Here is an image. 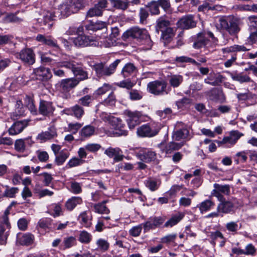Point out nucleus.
Returning a JSON list of instances; mask_svg holds the SVG:
<instances>
[{
  "label": "nucleus",
  "mask_w": 257,
  "mask_h": 257,
  "mask_svg": "<svg viewBox=\"0 0 257 257\" xmlns=\"http://www.w3.org/2000/svg\"><path fill=\"white\" fill-rule=\"evenodd\" d=\"M239 22L237 19L233 17L220 18L216 27L220 30H226L230 35H235L240 31L239 27Z\"/></svg>",
  "instance_id": "1"
},
{
  "label": "nucleus",
  "mask_w": 257,
  "mask_h": 257,
  "mask_svg": "<svg viewBox=\"0 0 257 257\" xmlns=\"http://www.w3.org/2000/svg\"><path fill=\"white\" fill-rule=\"evenodd\" d=\"M124 36L126 38L131 37L144 41V44L147 45V50L150 49L153 46V42L145 29H140L137 27H133L125 32Z\"/></svg>",
  "instance_id": "2"
},
{
  "label": "nucleus",
  "mask_w": 257,
  "mask_h": 257,
  "mask_svg": "<svg viewBox=\"0 0 257 257\" xmlns=\"http://www.w3.org/2000/svg\"><path fill=\"white\" fill-rule=\"evenodd\" d=\"M58 66L64 67L70 69L73 73L77 79L83 81L88 78V73L74 61H62L58 63Z\"/></svg>",
  "instance_id": "3"
},
{
  "label": "nucleus",
  "mask_w": 257,
  "mask_h": 257,
  "mask_svg": "<svg viewBox=\"0 0 257 257\" xmlns=\"http://www.w3.org/2000/svg\"><path fill=\"white\" fill-rule=\"evenodd\" d=\"M120 62V59H116L108 67H105L103 63H99L93 65V69L98 77L110 76L114 73Z\"/></svg>",
  "instance_id": "4"
},
{
  "label": "nucleus",
  "mask_w": 257,
  "mask_h": 257,
  "mask_svg": "<svg viewBox=\"0 0 257 257\" xmlns=\"http://www.w3.org/2000/svg\"><path fill=\"white\" fill-rule=\"evenodd\" d=\"M167 83L164 80H155L149 82L147 84L148 92L155 95H163L167 94Z\"/></svg>",
  "instance_id": "5"
},
{
  "label": "nucleus",
  "mask_w": 257,
  "mask_h": 257,
  "mask_svg": "<svg viewBox=\"0 0 257 257\" xmlns=\"http://www.w3.org/2000/svg\"><path fill=\"white\" fill-rule=\"evenodd\" d=\"M9 214V208H7L4 215L0 217V241L2 244L6 242L9 235V231L11 227L8 218Z\"/></svg>",
  "instance_id": "6"
},
{
  "label": "nucleus",
  "mask_w": 257,
  "mask_h": 257,
  "mask_svg": "<svg viewBox=\"0 0 257 257\" xmlns=\"http://www.w3.org/2000/svg\"><path fill=\"white\" fill-rule=\"evenodd\" d=\"M55 15L50 12H44L40 18L37 19V22L44 30H50L54 24Z\"/></svg>",
  "instance_id": "7"
},
{
  "label": "nucleus",
  "mask_w": 257,
  "mask_h": 257,
  "mask_svg": "<svg viewBox=\"0 0 257 257\" xmlns=\"http://www.w3.org/2000/svg\"><path fill=\"white\" fill-rule=\"evenodd\" d=\"M124 113L126 117V121L130 129H134L141 122V118L142 116L141 112L126 110Z\"/></svg>",
  "instance_id": "8"
},
{
  "label": "nucleus",
  "mask_w": 257,
  "mask_h": 257,
  "mask_svg": "<svg viewBox=\"0 0 257 257\" xmlns=\"http://www.w3.org/2000/svg\"><path fill=\"white\" fill-rule=\"evenodd\" d=\"M189 134V132L184 124L181 122H178L175 126L172 134V138L175 141H179L186 139Z\"/></svg>",
  "instance_id": "9"
},
{
  "label": "nucleus",
  "mask_w": 257,
  "mask_h": 257,
  "mask_svg": "<svg viewBox=\"0 0 257 257\" xmlns=\"http://www.w3.org/2000/svg\"><path fill=\"white\" fill-rule=\"evenodd\" d=\"M214 189L211 192V195L217 198L219 201H222L224 197L223 194L228 195L230 194V186L229 185H221L215 183L213 185Z\"/></svg>",
  "instance_id": "10"
},
{
  "label": "nucleus",
  "mask_w": 257,
  "mask_h": 257,
  "mask_svg": "<svg viewBox=\"0 0 257 257\" xmlns=\"http://www.w3.org/2000/svg\"><path fill=\"white\" fill-rule=\"evenodd\" d=\"M55 108L51 101L41 100L39 102L38 113L44 116H50L53 114Z\"/></svg>",
  "instance_id": "11"
},
{
  "label": "nucleus",
  "mask_w": 257,
  "mask_h": 257,
  "mask_svg": "<svg viewBox=\"0 0 257 257\" xmlns=\"http://www.w3.org/2000/svg\"><path fill=\"white\" fill-rule=\"evenodd\" d=\"M15 56L24 63L29 65H32L35 62V55L30 49H24L20 52L16 53Z\"/></svg>",
  "instance_id": "12"
},
{
  "label": "nucleus",
  "mask_w": 257,
  "mask_h": 257,
  "mask_svg": "<svg viewBox=\"0 0 257 257\" xmlns=\"http://www.w3.org/2000/svg\"><path fill=\"white\" fill-rule=\"evenodd\" d=\"M107 3L106 0H100L94 6L90 9L86 14V17L100 16L103 10L107 7Z\"/></svg>",
  "instance_id": "13"
},
{
  "label": "nucleus",
  "mask_w": 257,
  "mask_h": 257,
  "mask_svg": "<svg viewBox=\"0 0 257 257\" xmlns=\"http://www.w3.org/2000/svg\"><path fill=\"white\" fill-rule=\"evenodd\" d=\"M79 84V80L76 78L62 79L59 83L60 90L62 92H68Z\"/></svg>",
  "instance_id": "14"
},
{
  "label": "nucleus",
  "mask_w": 257,
  "mask_h": 257,
  "mask_svg": "<svg viewBox=\"0 0 257 257\" xmlns=\"http://www.w3.org/2000/svg\"><path fill=\"white\" fill-rule=\"evenodd\" d=\"M177 24L178 27L182 29H189L195 27L196 22L192 15H187L181 18Z\"/></svg>",
  "instance_id": "15"
},
{
  "label": "nucleus",
  "mask_w": 257,
  "mask_h": 257,
  "mask_svg": "<svg viewBox=\"0 0 257 257\" xmlns=\"http://www.w3.org/2000/svg\"><path fill=\"white\" fill-rule=\"evenodd\" d=\"M137 157L141 161L148 163L155 160L157 158V154L151 150L142 149L137 153Z\"/></svg>",
  "instance_id": "16"
},
{
  "label": "nucleus",
  "mask_w": 257,
  "mask_h": 257,
  "mask_svg": "<svg viewBox=\"0 0 257 257\" xmlns=\"http://www.w3.org/2000/svg\"><path fill=\"white\" fill-rule=\"evenodd\" d=\"M184 145V142L176 143L174 142H170L165 145L162 143L158 145V147L161 149L162 152H165L166 154H171L174 151H178Z\"/></svg>",
  "instance_id": "17"
},
{
  "label": "nucleus",
  "mask_w": 257,
  "mask_h": 257,
  "mask_svg": "<svg viewBox=\"0 0 257 257\" xmlns=\"http://www.w3.org/2000/svg\"><path fill=\"white\" fill-rule=\"evenodd\" d=\"M217 206L216 210L222 214H228L233 211L234 204L230 201H227L224 198Z\"/></svg>",
  "instance_id": "18"
},
{
  "label": "nucleus",
  "mask_w": 257,
  "mask_h": 257,
  "mask_svg": "<svg viewBox=\"0 0 257 257\" xmlns=\"http://www.w3.org/2000/svg\"><path fill=\"white\" fill-rule=\"evenodd\" d=\"M158 130H153L148 124H144L137 129V134L142 137H152L158 133Z\"/></svg>",
  "instance_id": "19"
},
{
  "label": "nucleus",
  "mask_w": 257,
  "mask_h": 257,
  "mask_svg": "<svg viewBox=\"0 0 257 257\" xmlns=\"http://www.w3.org/2000/svg\"><path fill=\"white\" fill-rule=\"evenodd\" d=\"M34 73L36 76V79L40 80H47L52 76L50 70L43 67L35 69Z\"/></svg>",
  "instance_id": "20"
},
{
  "label": "nucleus",
  "mask_w": 257,
  "mask_h": 257,
  "mask_svg": "<svg viewBox=\"0 0 257 257\" xmlns=\"http://www.w3.org/2000/svg\"><path fill=\"white\" fill-rule=\"evenodd\" d=\"M164 219L161 217H151L148 221L143 224V227L145 231L151 229H154L162 224Z\"/></svg>",
  "instance_id": "21"
},
{
  "label": "nucleus",
  "mask_w": 257,
  "mask_h": 257,
  "mask_svg": "<svg viewBox=\"0 0 257 257\" xmlns=\"http://www.w3.org/2000/svg\"><path fill=\"white\" fill-rule=\"evenodd\" d=\"M122 151L119 148H113L109 147L105 150L104 154L109 158L114 157V161L119 162L122 161L124 158V156L122 154Z\"/></svg>",
  "instance_id": "22"
},
{
  "label": "nucleus",
  "mask_w": 257,
  "mask_h": 257,
  "mask_svg": "<svg viewBox=\"0 0 257 257\" xmlns=\"http://www.w3.org/2000/svg\"><path fill=\"white\" fill-rule=\"evenodd\" d=\"M63 112L67 115L74 116L78 119H80L84 113L83 108L77 104L71 108L64 109Z\"/></svg>",
  "instance_id": "23"
},
{
  "label": "nucleus",
  "mask_w": 257,
  "mask_h": 257,
  "mask_svg": "<svg viewBox=\"0 0 257 257\" xmlns=\"http://www.w3.org/2000/svg\"><path fill=\"white\" fill-rule=\"evenodd\" d=\"M28 125V121L24 120L15 122L9 129L10 135H16L21 133Z\"/></svg>",
  "instance_id": "24"
},
{
  "label": "nucleus",
  "mask_w": 257,
  "mask_h": 257,
  "mask_svg": "<svg viewBox=\"0 0 257 257\" xmlns=\"http://www.w3.org/2000/svg\"><path fill=\"white\" fill-rule=\"evenodd\" d=\"M57 136L56 130L54 127H50L47 131L39 134L37 139L41 142H46L52 140Z\"/></svg>",
  "instance_id": "25"
},
{
  "label": "nucleus",
  "mask_w": 257,
  "mask_h": 257,
  "mask_svg": "<svg viewBox=\"0 0 257 257\" xmlns=\"http://www.w3.org/2000/svg\"><path fill=\"white\" fill-rule=\"evenodd\" d=\"M194 41L193 47L195 49H199L205 46L207 39L205 37L204 33H200L194 37L192 38Z\"/></svg>",
  "instance_id": "26"
},
{
  "label": "nucleus",
  "mask_w": 257,
  "mask_h": 257,
  "mask_svg": "<svg viewBox=\"0 0 257 257\" xmlns=\"http://www.w3.org/2000/svg\"><path fill=\"white\" fill-rule=\"evenodd\" d=\"M19 243L23 245L29 246L32 244L35 240L34 235L30 233L22 234L19 237Z\"/></svg>",
  "instance_id": "27"
},
{
  "label": "nucleus",
  "mask_w": 257,
  "mask_h": 257,
  "mask_svg": "<svg viewBox=\"0 0 257 257\" xmlns=\"http://www.w3.org/2000/svg\"><path fill=\"white\" fill-rule=\"evenodd\" d=\"M184 216V214L182 212H178L176 214L173 215L164 224L166 227H171L177 224Z\"/></svg>",
  "instance_id": "28"
},
{
  "label": "nucleus",
  "mask_w": 257,
  "mask_h": 257,
  "mask_svg": "<svg viewBox=\"0 0 257 257\" xmlns=\"http://www.w3.org/2000/svg\"><path fill=\"white\" fill-rule=\"evenodd\" d=\"M23 21V19L17 16L16 13L6 14L3 18V22L4 23H17L20 24Z\"/></svg>",
  "instance_id": "29"
},
{
  "label": "nucleus",
  "mask_w": 257,
  "mask_h": 257,
  "mask_svg": "<svg viewBox=\"0 0 257 257\" xmlns=\"http://www.w3.org/2000/svg\"><path fill=\"white\" fill-rule=\"evenodd\" d=\"M73 42L77 47H86L90 44L89 38L85 35H79L73 39Z\"/></svg>",
  "instance_id": "30"
},
{
  "label": "nucleus",
  "mask_w": 257,
  "mask_h": 257,
  "mask_svg": "<svg viewBox=\"0 0 257 257\" xmlns=\"http://www.w3.org/2000/svg\"><path fill=\"white\" fill-rule=\"evenodd\" d=\"M25 111L22 102L21 100H17L15 104V110L12 113V117L14 119H17L18 117L24 115Z\"/></svg>",
  "instance_id": "31"
},
{
  "label": "nucleus",
  "mask_w": 257,
  "mask_h": 257,
  "mask_svg": "<svg viewBox=\"0 0 257 257\" xmlns=\"http://www.w3.org/2000/svg\"><path fill=\"white\" fill-rule=\"evenodd\" d=\"M82 203V199L80 197H72L68 199L65 203V207L70 211L72 210L78 204Z\"/></svg>",
  "instance_id": "32"
},
{
  "label": "nucleus",
  "mask_w": 257,
  "mask_h": 257,
  "mask_svg": "<svg viewBox=\"0 0 257 257\" xmlns=\"http://www.w3.org/2000/svg\"><path fill=\"white\" fill-rule=\"evenodd\" d=\"M170 27V21L163 17H160L156 21V30L158 33L159 31L162 32Z\"/></svg>",
  "instance_id": "33"
},
{
  "label": "nucleus",
  "mask_w": 257,
  "mask_h": 257,
  "mask_svg": "<svg viewBox=\"0 0 257 257\" xmlns=\"http://www.w3.org/2000/svg\"><path fill=\"white\" fill-rule=\"evenodd\" d=\"M137 71V68L131 63H128L125 65L121 70V74L123 77L126 78Z\"/></svg>",
  "instance_id": "34"
},
{
  "label": "nucleus",
  "mask_w": 257,
  "mask_h": 257,
  "mask_svg": "<svg viewBox=\"0 0 257 257\" xmlns=\"http://www.w3.org/2000/svg\"><path fill=\"white\" fill-rule=\"evenodd\" d=\"M215 205V203L210 199H206L197 205L201 213L210 210Z\"/></svg>",
  "instance_id": "35"
},
{
  "label": "nucleus",
  "mask_w": 257,
  "mask_h": 257,
  "mask_svg": "<svg viewBox=\"0 0 257 257\" xmlns=\"http://www.w3.org/2000/svg\"><path fill=\"white\" fill-rule=\"evenodd\" d=\"M67 2L74 13L78 12L84 7V0H68Z\"/></svg>",
  "instance_id": "36"
},
{
  "label": "nucleus",
  "mask_w": 257,
  "mask_h": 257,
  "mask_svg": "<svg viewBox=\"0 0 257 257\" xmlns=\"http://www.w3.org/2000/svg\"><path fill=\"white\" fill-rule=\"evenodd\" d=\"M24 103L32 114L34 115L38 114L37 109L34 104V100L31 97L26 96L24 98Z\"/></svg>",
  "instance_id": "37"
},
{
  "label": "nucleus",
  "mask_w": 257,
  "mask_h": 257,
  "mask_svg": "<svg viewBox=\"0 0 257 257\" xmlns=\"http://www.w3.org/2000/svg\"><path fill=\"white\" fill-rule=\"evenodd\" d=\"M231 78L233 80L238 81L241 83L251 81V79L249 76L243 75L242 73H232L231 74Z\"/></svg>",
  "instance_id": "38"
},
{
  "label": "nucleus",
  "mask_w": 257,
  "mask_h": 257,
  "mask_svg": "<svg viewBox=\"0 0 257 257\" xmlns=\"http://www.w3.org/2000/svg\"><path fill=\"white\" fill-rule=\"evenodd\" d=\"M69 153L67 151H61L56 155L55 162L58 166L62 165L69 157Z\"/></svg>",
  "instance_id": "39"
},
{
  "label": "nucleus",
  "mask_w": 257,
  "mask_h": 257,
  "mask_svg": "<svg viewBox=\"0 0 257 257\" xmlns=\"http://www.w3.org/2000/svg\"><path fill=\"white\" fill-rule=\"evenodd\" d=\"M59 11L61 15L65 17L74 13L67 2L60 5Z\"/></svg>",
  "instance_id": "40"
},
{
  "label": "nucleus",
  "mask_w": 257,
  "mask_h": 257,
  "mask_svg": "<svg viewBox=\"0 0 257 257\" xmlns=\"http://www.w3.org/2000/svg\"><path fill=\"white\" fill-rule=\"evenodd\" d=\"M183 81V76L180 75H173L169 80L170 85L174 88L179 87Z\"/></svg>",
  "instance_id": "41"
},
{
  "label": "nucleus",
  "mask_w": 257,
  "mask_h": 257,
  "mask_svg": "<svg viewBox=\"0 0 257 257\" xmlns=\"http://www.w3.org/2000/svg\"><path fill=\"white\" fill-rule=\"evenodd\" d=\"M95 132V127L92 125H88L83 127L80 132V136L84 138L90 137Z\"/></svg>",
  "instance_id": "42"
},
{
  "label": "nucleus",
  "mask_w": 257,
  "mask_h": 257,
  "mask_svg": "<svg viewBox=\"0 0 257 257\" xmlns=\"http://www.w3.org/2000/svg\"><path fill=\"white\" fill-rule=\"evenodd\" d=\"M111 2L114 8L123 11L127 9L129 5V2L127 0H111Z\"/></svg>",
  "instance_id": "43"
},
{
  "label": "nucleus",
  "mask_w": 257,
  "mask_h": 257,
  "mask_svg": "<svg viewBox=\"0 0 257 257\" xmlns=\"http://www.w3.org/2000/svg\"><path fill=\"white\" fill-rule=\"evenodd\" d=\"M214 96V99L220 103H224L226 101V97L222 90L214 89L212 92Z\"/></svg>",
  "instance_id": "44"
},
{
  "label": "nucleus",
  "mask_w": 257,
  "mask_h": 257,
  "mask_svg": "<svg viewBox=\"0 0 257 257\" xmlns=\"http://www.w3.org/2000/svg\"><path fill=\"white\" fill-rule=\"evenodd\" d=\"M247 49L244 46L234 45L233 46L223 48L222 51L223 53H228L238 51H246Z\"/></svg>",
  "instance_id": "45"
},
{
  "label": "nucleus",
  "mask_w": 257,
  "mask_h": 257,
  "mask_svg": "<svg viewBox=\"0 0 257 257\" xmlns=\"http://www.w3.org/2000/svg\"><path fill=\"white\" fill-rule=\"evenodd\" d=\"M107 24L105 22L97 21L94 23H91L90 25H87L86 28L87 30L97 31L105 28Z\"/></svg>",
  "instance_id": "46"
},
{
  "label": "nucleus",
  "mask_w": 257,
  "mask_h": 257,
  "mask_svg": "<svg viewBox=\"0 0 257 257\" xmlns=\"http://www.w3.org/2000/svg\"><path fill=\"white\" fill-rule=\"evenodd\" d=\"M147 7L152 15H158L160 14L159 5L157 1H151L148 4Z\"/></svg>",
  "instance_id": "47"
},
{
  "label": "nucleus",
  "mask_w": 257,
  "mask_h": 257,
  "mask_svg": "<svg viewBox=\"0 0 257 257\" xmlns=\"http://www.w3.org/2000/svg\"><path fill=\"white\" fill-rule=\"evenodd\" d=\"M79 219L82 224L85 227H88L91 224L90 216L87 211H84L79 216Z\"/></svg>",
  "instance_id": "48"
},
{
  "label": "nucleus",
  "mask_w": 257,
  "mask_h": 257,
  "mask_svg": "<svg viewBox=\"0 0 257 257\" xmlns=\"http://www.w3.org/2000/svg\"><path fill=\"white\" fill-rule=\"evenodd\" d=\"M161 34V38L167 42H169L170 40L174 37V30L171 27L167 28L166 29L162 31Z\"/></svg>",
  "instance_id": "49"
},
{
  "label": "nucleus",
  "mask_w": 257,
  "mask_h": 257,
  "mask_svg": "<svg viewBox=\"0 0 257 257\" xmlns=\"http://www.w3.org/2000/svg\"><path fill=\"white\" fill-rule=\"evenodd\" d=\"M221 81L219 80V77H215L214 74H210V75L204 79V82L206 84H210L215 86L218 85L219 83Z\"/></svg>",
  "instance_id": "50"
},
{
  "label": "nucleus",
  "mask_w": 257,
  "mask_h": 257,
  "mask_svg": "<svg viewBox=\"0 0 257 257\" xmlns=\"http://www.w3.org/2000/svg\"><path fill=\"white\" fill-rule=\"evenodd\" d=\"M94 208L95 212L100 214H108L109 213V210L103 203H97L94 205Z\"/></svg>",
  "instance_id": "51"
},
{
  "label": "nucleus",
  "mask_w": 257,
  "mask_h": 257,
  "mask_svg": "<svg viewBox=\"0 0 257 257\" xmlns=\"http://www.w3.org/2000/svg\"><path fill=\"white\" fill-rule=\"evenodd\" d=\"M7 189L5 190L3 196L9 198L15 197L16 193L18 192L19 188L17 187H12L9 188L8 186H6Z\"/></svg>",
  "instance_id": "52"
},
{
  "label": "nucleus",
  "mask_w": 257,
  "mask_h": 257,
  "mask_svg": "<svg viewBox=\"0 0 257 257\" xmlns=\"http://www.w3.org/2000/svg\"><path fill=\"white\" fill-rule=\"evenodd\" d=\"M115 84L119 87L126 88L127 89H131L135 85V83L132 82L130 79H126L115 83Z\"/></svg>",
  "instance_id": "53"
},
{
  "label": "nucleus",
  "mask_w": 257,
  "mask_h": 257,
  "mask_svg": "<svg viewBox=\"0 0 257 257\" xmlns=\"http://www.w3.org/2000/svg\"><path fill=\"white\" fill-rule=\"evenodd\" d=\"M84 163L82 159L77 157H73L68 162L66 167L68 168H72L81 165Z\"/></svg>",
  "instance_id": "54"
},
{
  "label": "nucleus",
  "mask_w": 257,
  "mask_h": 257,
  "mask_svg": "<svg viewBox=\"0 0 257 257\" xmlns=\"http://www.w3.org/2000/svg\"><path fill=\"white\" fill-rule=\"evenodd\" d=\"M176 61L178 62H189L191 63L194 65L199 66L201 64L198 62H197L195 60L192 59L191 58L186 57V56H180L177 57L176 58Z\"/></svg>",
  "instance_id": "55"
},
{
  "label": "nucleus",
  "mask_w": 257,
  "mask_h": 257,
  "mask_svg": "<svg viewBox=\"0 0 257 257\" xmlns=\"http://www.w3.org/2000/svg\"><path fill=\"white\" fill-rule=\"evenodd\" d=\"M15 149L17 151L19 152H24L26 149L25 140H17L15 143Z\"/></svg>",
  "instance_id": "56"
},
{
  "label": "nucleus",
  "mask_w": 257,
  "mask_h": 257,
  "mask_svg": "<svg viewBox=\"0 0 257 257\" xmlns=\"http://www.w3.org/2000/svg\"><path fill=\"white\" fill-rule=\"evenodd\" d=\"M79 240L82 243H88L91 240V235L87 231H83L80 233Z\"/></svg>",
  "instance_id": "57"
},
{
  "label": "nucleus",
  "mask_w": 257,
  "mask_h": 257,
  "mask_svg": "<svg viewBox=\"0 0 257 257\" xmlns=\"http://www.w3.org/2000/svg\"><path fill=\"white\" fill-rule=\"evenodd\" d=\"M13 38V36L11 35H1L0 34V46L12 43Z\"/></svg>",
  "instance_id": "58"
},
{
  "label": "nucleus",
  "mask_w": 257,
  "mask_h": 257,
  "mask_svg": "<svg viewBox=\"0 0 257 257\" xmlns=\"http://www.w3.org/2000/svg\"><path fill=\"white\" fill-rule=\"evenodd\" d=\"M82 126V124L78 122L69 123L68 125V131L73 134H76Z\"/></svg>",
  "instance_id": "59"
},
{
  "label": "nucleus",
  "mask_w": 257,
  "mask_h": 257,
  "mask_svg": "<svg viewBox=\"0 0 257 257\" xmlns=\"http://www.w3.org/2000/svg\"><path fill=\"white\" fill-rule=\"evenodd\" d=\"M108 120L114 128H119L121 126L122 121L120 118L112 116H108Z\"/></svg>",
  "instance_id": "60"
},
{
  "label": "nucleus",
  "mask_w": 257,
  "mask_h": 257,
  "mask_svg": "<svg viewBox=\"0 0 257 257\" xmlns=\"http://www.w3.org/2000/svg\"><path fill=\"white\" fill-rule=\"evenodd\" d=\"M183 187V185H174L171 187L170 189L167 192V194L170 196H175L178 192H179Z\"/></svg>",
  "instance_id": "61"
},
{
  "label": "nucleus",
  "mask_w": 257,
  "mask_h": 257,
  "mask_svg": "<svg viewBox=\"0 0 257 257\" xmlns=\"http://www.w3.org/2000/svg\"><path fill=\"white\" fill-rule=\"evenodd\" d=\"M92 100L93 97L91 96L86 95L79 99V103L83 106H87Z\"/></svg>",
  "instance_id": "62"
},
{
  "label": "nucleus",
  "mask_w": 257,
  "mask_h": 257,
  "mask_svg": "<svg viewBox=\"0 0 257 257\" xmlns=\"http://www.w3.org/2000/svg\"><path fill=\"white\" fill-rule=\"evenodd\" d=\"M96 244L100 249L103 251L107 250L109 246V243L106 240L103 239H99L97 241Z\"/></svg>",
  "instance_id": "63"
},
{
  "label": "nucleus",
  "mask_w": 257,
  "mask_h": 257,
  "mask_svg": "<svg viewBox=\"0 0 257 257\" xmlns=\"http://www.w3.org/2000/svg\"><path fill=\"white\" fill-rule=\"evenodd\" d=\"M247 43L250 45L257 44V29L251 32L247 39Z\"/></svg>",
  "instance_id": "64"
}]
</instances>
